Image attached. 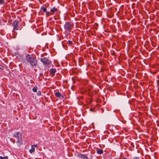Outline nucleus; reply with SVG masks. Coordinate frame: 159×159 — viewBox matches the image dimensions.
I'll return each mask as SVG.
<instances>
[{"instance_id":"1","label":"nucleus","mask_w":159,"mask_h":159,"mask_svg":"<svg viewBox=\"0 0 159 159\" xmlns=\"http://www.w3.org/2000/svg\"><path fill=\"white\" fill-rule=\"evenodd\" d=\"M25 58L32 67H35L37 65V60L36 58L32 55L27 54Z\"/></svg>"},{"instance_id":"2","label":"nucleus","mask_w":159,"mask_h":159,"mask_svg":"<svg viewBox=\"0 0 159 159\" xmlns=\"http://www.w3.org/2000/svg\"><path fill=\"white\" fill-rule=\"evenodd\" d=\"M73 27L72 23L66 22L64 25V28L66 31L70 32Z\"/></svg>"},{"instance_id":"3","label":"nucleus","mask_w":159,"mask_h":159,"mask_svg":"<svg viewBox=\"0 0 159 159\" xmlns=\"http://www.w3.org/2000/svg\"><path fill=\"white\" fill-rule=\"evenodd\" d=\"M19 22L17 20H15L14 21L12 24V26L13 27V29L15 30H18L19 29V27L18 26V24Z\"/></svg>"},{"instance_id":"4","label":"nucleus","mask_w":159,"mask_h":159,"mask_svg":"<svg viewBox=\"0 0 159 159\" xmlns=\"http://www.w3.org/2000/svg\"><path fill=\"white\" fill-rule=\"evenodd\" d=\"M40 61L43 63L44 65L45 66L49 65L50 64L49 60L46 57H44L43 58H41L40 59Z\"/></svg>"},{"instance_id":"5","label":"nucleus","mask_w":159,"mask_h":159,"mask_svg":"<svg viewBox=\"0 0 159 159\" xmlns=\"http://www.w3.org/2000/svg\"><path fill=\"white\" fill-rule=\"evenodd\" d=\"M13 137H17V139H18L22 137V135L19 132H15L14 133Z\"/></svg>"},{"instance_id":"6","label":"nucleus","mask_w":159,"mask_h":159,"mask_svg":"<svg viewBox=\"0 0 159 159\" xmlns=\"http://www.w3.org/2000/svg\"><path fill=\"white\" fill-rule=\"evenodd\" d=\"M78 156L79 157L83 159H85L86 158H87V156L81 153L78 154Z\"/></svg>"},{"instance_id":"7","label":"nucleus","mask_w":159,"mask_h":159,"mask_svg":"<svg viewBox=\"0 0 159 159\" xmlns=\"http://www.w3.org/2000/svg\"><path fill=\"white\" fill-rule=\"evenodd\" d=\"M56 72V70L55 68H52L50 69V72L51 74L54 75L55 73Z\"/></svg>"},{"instance_id":"8","label":"nucleus","mask_w":159,"mask_h":159,"mask_svg":"<svg viewBox=\"0 0 159 159\" xmlns=\"http://www.w3.org/2000/svg\"><path fill=\"white\" fill-rule=\"evenodd\" d=\"M58 9L55 7H52L51 9V12L54 14L55 12L57 11Z\"/></svg>"},{"instance_id":"9","label":"nucleus","mask_w":159,"mask_h":159,"mask_svg":"<svg viewBox=\"0 0 159 159\" xmlns=\"http://www.w3.org/2000/svg\"><path fill=\"white\" fill-rule=\"evenodd\" d=\"M17 143L18 144L20 145L22 143V137L20 138H19L17 139V141H16Z\"/></svg>"},{"instance_id":"10","label":"nucleus","mask_w":159,"mask_h":159,"mask_svg":"<svg viewBox=\"0 0 159 159\" xmlns=\"http://www.w3.org/2000/svg\"><path fill=\"white\" fill-rule=\"evenodd\" d=\"M97 152L99 154H102L103 153V151L101 149H98L97 150Z\"/></svg>"},{"instance_id":"11","label":"nucleus","mask_w":159,"mask_h":159,"mask_svg":"<svg viewBox=\"0 0 159 159\" xmlns=\"http://www.w3.org/2000/svg\"><path fill=\"white\" fill-rule=\"evenodd\" d=\"M61 94L59 92H57L55 93V96L58 98H59L61 96Z\"/></svg>"},{"instance_id":"12","label":"nucleus","mask_w":159,"mask_h":159,"mask_svg":"<svg viewBox=\"0 0 159 159\" xmlns=\"http://www.w3.org/2000/svg\"><path fill=\"white\" fill-rule=\"evenodd\" d=\"M41 10L44 12H46L47 11V9L46 7H41Z\"/></svg>"},{"instance_id":"13","label":"nucleus","mask_w":159,"mask_h":159,"mask_svg":"<svg viewBox=\"0 0 159 159\" xmlns=\"http://www.w3.org/2000/svg\"><path fill=\"white\" fill-rule=\"evenodd\" d=\"M35 151V148H34L32 147L31 146V148L29 150V152L30 153H32L34 152Z\"/></svg>"},{"instance_id":"14","label":"nucleus","mask_w":159,"mask_h":159,"mask_svg":"<svg viewBox=\"0 0 159 159\" xmlns=\"http://www.w3.org/2000/svg\"><path fill=\"white\" fill-rule=\"evenodd\" d=\"M37 89H38V88L35 85V87H34L33 88L32 91L34 92H36L37 91Z\"/></svg>"},{"instance_id":"15","label":"nucleus","mask_w":159,"mask_h":159,"mask_svg":"<svg viewBox=\"0 0 159 159\" xmlns=\"http://www.w3.org/2000/svg\"><path fill=\"white\" fill-rule=\"evenodd\" d=\"M0 159H8V157L7 156H6L4 157L0 156Z\"/></svg>"},{"instance_id":"16","label":"nucleus","mask_w":159,"mask_h":159,"mask_svg":"<svg viewBox=\"0 0 159 159\" xmlns=\"http://www.w3.org/2000/svg\"><path fill=\"white\" fill-rule=\"evenodd\" d=\"M5 3V0H0V5L3 4Z\"/></svg>"},{"instance_id":"17","label":"nucleus","mask_w":159,"mask_h":159,"mask_svg":"<svg viewBox=\"0 0 159 159\" xmlns=\"http://www.w3.org/2000/svg\"><path fill=\"white\" fill-rule=\"evenodd\" d=\"M46 15L47 16H49L52 15V14H51L50 12L46 11Z\"/></svg>"},{"instance_id":"18","label":"nucleus","mask_w":159,"mask_h":159,"mask_svg":"<svg viewBox=\"0 0 159 159\" xmlns=\"http://www.w3.org/2000/svg\"><path fill=\"white\" fill-rule=\"evenodd\" d=\"M61 100H64V96L63 95H61V96H60L59 98Z\"/></svg>"},{"instance_id":"19","label":"nucleus","mask_w":159,"mask_h":159,"mask_svg":"<svg viewBox=\"0 0 159 159\" xmlns=\"http://www.w3.org/2000/svg\"><path fill=\"white\" fill-rule=\"evenodd\" d=\"M68 43L69 45H72L73 44L71 40H69L68 41Z\"/></svg>"},{"instance_id":"20","label":"nucleus","mask_w":159,"mask_h":159,"mask_svg":"<svg viewBox=\"0 0 159 159\" xmlns=\"http://www.w3.org/2000/svg\"><path fill=\"white\" fill-rule=\"evenodd\" d=\"M37 95L38 96H41V92L40 91H38L37 93Z\"/></svg>"},{"instance_id":"21","label":"nucleus","mask_w":159,"mask_h":159,"mask_svg":"<svg viewBox=\"0 0 159 159\" xmlns=\"http://www.w3.org/2000/svg\"><path fill=\"white\" fill-rule=\"evenodd\" d=\"M32 147H33L34 148V147L36 148V147H37V144L32 145Z\"/></svg>"},{"instance_id":"22","label":"nucleus","mask_w":159,"mask_h":159,"mask_svg":"<svg viewBox=\"0 0 159 159\" xmlns=\"http://www.w3.org/2000/svg\"><path fill=\"white\" fill-rule=\"evenodd\" d=\"M133 159H139V158L138 157H134L133 158Z\"/></svg>"},{"instance_id":"23","label":"nucleus","mask_w":159,"mask_h":159,"mask_svg":"<svg viewBox=\"0 0 159 159\" xmlns=\"http://www.w3.org/2000/svg\"><path fill=\"white\" fill-rule=\"evenodd\" d=\"M121 159H127V158L125 157H124L122 158H121Z\"/></svg>"},{"instance_id":"24","label":"nucleus","mask_w":159,"mask_h":159,"mask_svg":"<svg viewBox=\"0 0 159 159\" xmlns=\"http://www.w3.org/2000/svg\"><path fill=\"white\" fill-rule=\"evenodd\" d=\"M85 159H89L88 158V157H87V158H86Z\"/></svg>"},{"instance_id":"25","label":"nucleus","mask_w":159,"mask_h":159,"mask_svg":"<svg viewBox=\"0 0 159 159\" xmlns=\"http://www.w3.org/2000/svg\"><path fill=\"white\" fill-rule=\"evenodd\" d=\"M1 25V22H0V25Z\"/></svg>"}]
</instances>
